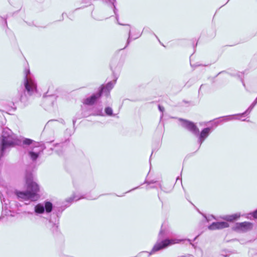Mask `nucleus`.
Listing matches in <instances>:
<instances>
[{
	"label": "nucleus",
	"instance_id": "29",
	"mask_svg": "<svg viewBox=\"0 0 257 257\" xmlns=\"http://www.w3.org/2000/svg\"><path fill=\"white\" fill-rule=\"evenodd\" d=\"M28 214H32L33 213H30V212H28Z\"/></svg>",
	"mask_w": 257,
	"mask_h": 257
},
{
	"label": "nucleus",
	"instance_id": "1",
	"mask_svg": "<svg viewBox=\"0 0 257 257\" xmlns=\"http://www.w3.org/2000/svg\"><path fill=\"white\" fill-rule=\"evenodd\" d=\"M26 183L27 190L26 191H16L15 194L21 201H35L39 198L38 193L40 187L38 183L35 181L32 174H28L26 176Z\"/></svg>",
	"mask_w": 257,
	"mask_h": 257
},
{
	"label": "nucleus",
	"instance_id": "30",
	"mask_svg": "<svg viewBox=\"0 0 257 257\" xmlns=\"http://www.w3.org/2000/svg\"><path fill=\"white\" fill-rule=\"evenodd\" d=\"M75 122V121L73 120V123H74Z\"/></svg>",
	"mask_w": 257,
	"mask_h": 257
},
{
	"label": "nucleus",
	"instance_id": "11",
	"mask_svg": "<svg viewBox=\"0 0 257 257\" xmlns=\"http://www.w3.org/2000/svg\"><path fill=\"white\" fill-rule=\"evenodd\" d=\"M100 96V93L98 92L85 99L84 101V103L88 105L93 104Z\"/></svg>",
	"mask_w": 257,
	"mask_h": 257
},
{
	"label": "nucleus",
	"instance_id": "18",
	"mask_svg": "<svg viewBox=\"0 0 257 257\" xmlns=\"http://www.w3.org/2000/svg\"><path fill=\"white\" fill-rule=\"evenodd\" d=\"M105 112L106 114L108 115H112V109L111 107H107L105 109Z\"/></svg>",
	"mask_w": 257,
	"mask_h": 257
},
{
	"label": "nucleus",
	"instance_id": "25",
	"mask_svg": "<svg viewBox=\"0 0 257 257\" xmlns=\"http://www.w3.org/2000/svg\"><path fill=\"white\" fill-rule=\"evenodd\" d=\"M255 105L257 103V97L255 98V100L253 102Z\"/></svg>",
	"mask_w": 257,
	"mask_h": 257
},
{
	"label": "nucleus",
	"instance_id": "19",
	"mask_svg": "<svg viewBox=\"0 0 257 257\" xmlns=\"http://www.w3.org/2000/svg\"><path fill=\"white\" fill-rule=\"evenodd\" d=\"M12 105L10 106V107H7L6 108V110L7 111H11L12 110H13L14 111L15 109H16V107H14V104L13 103H12Z\"/></svg>",
	"mask_w": 257,
	"mask_h": 257
},
{
	"label": "nucleus",
	"instance_id": "22",
	"mask_svg": "<svg viewBox=\"0 0 257 257\" xmlns=\"http://www.w3.org/2000/svg\"><path fill=\"white\" fill-rule=\"evenodd\" d=\"M116 20H117V23H118L119 25H123V24H120V23H119L118 22V17H117V16H116Z\"/></svg>",
	"mask_w": 257,
	"mask_h": 257
},
{
	"label": "nucleus",
	"instance_id": "8",
	"mask_svg": "<svg viewBox=\"0 0 257 257\" xmlns=\"http://www.w3.org/2000/svg\"><path fill=\"white\" fill-rule=\"evenodd\" d=\"M255 105V104L252 102V104L249 106V107L246 110L245 112L237 114L226 116V121L233 119H239L241 120L242 121H245V119H241V117H244L246 114H248L251 112V111Z\"/></svg>",
	"mask_w": 257,
	"mask_h": 257
},
{
	"label": "nucleus",
	"instance_id": "16",
	"mask_svg": "<svg viewBox=\"0 0 257 257\" xmlns=\"http://www.w3.org/2000/svg\"><path fill=\"white\" fill-rule=\"evenodd\" d=\"M251 217H253L254 218H257V209L252 213L247 214L246 216L248 219H250Z\"/></svg>",
	"mask_w": 257,
	"mask_h": 257
},
{
	"label": "nucleus",
	"instance_id": "9",
	"mask_svg": "<svg viewBox=\"0 0 257 257\" xmlns=\"http://www.w3.org/2000/svg\"><path fill=\"white\" fill-rule=\"evenodd\" d=\"M181 125L191 132L195 135H198L199 130L196 125L192 122L186 120L180 119Z\"/></svg>",
	"mask_w": 257,
	"mask_h": 257
},
{
	"label": "nucleus",
	"instance_id": "4",
	"mask_svg": "<svg viewBox=\"0 0 257 257\" xmlns=\"http://www.w3.org/2000/svg\"><path fill=\"white\" fill-rule=\"evenodd\" d=\"M164 233L165 230L162 227L159 234V239H161L162 237H163ZM183 240L184 239H180L178 238L166 239L161 241H160V239H159L154 246L151 251L149 253V255H150L156 251L166 248V247L170 245L179 243Z\"/></svg>",
	"mask_w": 257,
	"mask_h": 257
},
{
	"label": "nucleus",
	"instance_id": "27",
	"mask_svg": "<svg viewBox=\"0 0 257 257\" xmlns=\"http://www.w3.org/2000/svg\"><path fill=\"white\" fill-rule=\"evenodd\" d=\"M225 226H226V227H227L228 226V225L227 224V223L226 222Z\"/></svg>",
	"mask_w": 257,
	"mask_h": 257
},
{
	"label": "nucleus",
	"instance_id": "10",
	"mask_svg": "<svg viewBox=\"0 0 257 257\" xmlns=\"http://www.w3.org/2000/svg\"><path fill=\"white\" fill-rule=\"evenodd\" d=\"M211 129L210 127H208L203 129L199 136V143L200 145L202 143L204 140L208 137L209 134L210 133Z\"/></svg>",
	"mask_w": 257,
	"mask_h": 257
},
{
	"label": "nucleus",
	"instance_id": "14",
	"mask_svg": "<svg viewBox=\"0 0 257 257\" xmlns=\"http://www.w3.org/2000/svg\"><path fill=\"white\" fill-rule=\"evenodd\" d=\"M44 210V206L41 204L37 205L35 207V211L37 213H43Z\"/></svg>",
	"mask_w": 257,
	"mask_h": 257
},
{
	"label": "nucleus",
	"instance_id": "23",
	"mask_svg": "<svg viewBox=\"0 0 257 257\" xmlns=\"http://www.w3.org/2000/svg\"><path fill=\"white\" fill-rule=\"evenodd\" d=\"M217 121H215L211 122V123H213V124H214V125L215 126H216L217 125Z\"/></svg>",
	"mask_w": 257,
	"mask_h": 257
},
{
	"label": "nucleus",
	"instance_id": "6",
	"mask_svg": "<svg viewBox=\"0 0 257 257\" xmlns=\"http://www.w3.org/2000/svg\"><path fill=\"white\" fill-rule=\"evenodd\" d=\"M253 227V224L249 222H238L232 227L233 230L239 232L244 233L251 230Z\"/></svg>",
	"mask_w": 257,
	"mask_h": 257
},
{
	"label": "nucleus",
	"instance_id": "26",
	"mask_svg": "<svg viewBox=\"0 0 257 257\" xmlns=\"http://www.w3.org/2000/svg\"><path fill=\"white\" fill-rule=\"evenodd\" d=\"M140 36V35H139L137 37H135V38H134L133 39H136V38H137L139 37Z\"/></svg>",
	"mask_w": 257,
	"mask_h": 257
},
{
	"label": "nucleus",
	"instance_id": "5",
	"mask_svg": "<svg viewBox=\"0 0 257 257\" xmlns=\"http://www.w3.org/2000/svg\"><path fill=\"white\" fill-rule=\"evenodd\" d=\"M24 74V85L25 89L29 95H32L37 91V84L33 76L30 73L29 69L26 68Z\"/></svg>",
	"mask_w": 257,
	"mask_h": 257
},
{
	"label": "nucleus",
	"instance_id": "15",
	"mask_svg": "<svg viewBox=\"0 0 257 257\" xmlns=\"http://www.w3.org/2000/svg\"><path fill=\"white\" fill-rule=\"evenodd\" d=\"M53 207L52 204L50 202H46L45 203L44 209L45 208L46 211L48 213L52 211Z\"/></svg>",
	"mask_w": 257,
	"mask_h": 257
},
{
	"label": "nucleus",
	"instance_id": "12",
	"mask_svg": "<svg viewBox=\"0 0 257 257\" xmlns=\"http://www.w3.org/2000/svg\"><path fill=\"white\" fill-rule=\"evenodd\" d=\"M114 84L111 82L108 83L105 86H102L101 89L99 93H100V95L101 93H105L106 95H107L110 90L113 88Z\"/></svg>",
	"mask_w": 257,
	"mask_h": 257
},
{
	"label": "nucleus",
	"instance_id": "21",
	"mask_svg": "<svg viewBox=\"0 0 257 257\" xmlns=\"http://www.w3.org/2000/svg\"><path fill=\"white\" fill-rule=\"evenodd\" d=\"M159 110H160L161 111H162V112H163V111H164V107H162V106H160V105H159Z\"/></svg>",
	"mask_w": 257,
	"mask_h": 257
},
{
	"label": "nucleus",
	"instance_id": "24",
	"mask_svg": "<svg viewBox=\"0 0 257 257\" xmlns=\"http://www.w3.org/2000/svg\"><path fill=\"white\" fill-rule=\"evenodd\" d=\"M23 99H24V96H23V95H21L20 96V99L21 100H22Z\"/></svg>",
	"mask_w": 257,
	"mask_h": 257
},
{
	"label": "nucleus",
	"instance_id": "13",
	"mask_svg": "<svg viewBox=\"0 0 257 257\" xmlns=\"http://www.w3.org/2000/svg\"><path fill=\"white\" fill-rule=\"evenodd\" d=\"M241 216L240 213H236L233 214L226 215V221H233L238 219Z\"/></svg>",
	"mask_w": 257,
	"mask_h": 257
},
{
	"label": "nucleus",
	"instance_id": "3",
	"mask_svg": "<svg viewBox=\"0 0 257 257\" xmlns=\"http://www.w3.org/2000/svg\"><path fill=\"white\" fill-rule=\"evenodd\" d=\"M23 143L29 145L26 152L28 157L33 161H36L43 153L45 147L39 142H33V140L25 139Z\"/></svg>",
	"mask_w": 257,
	"mask_h": 257
},
{
	"label": "nucleus",
	"instance_id": "2",
	"mask_svg": "<svg viewBox=\"0 0 257 257\" xmlns=\"http://www.w3.org/2000/svg\"><path fill=\"white\" fill-rule=\"evenodd\" d=\"M21 143L16 135L8 127L3 128L0 138V154L3 156L7 149L14 147Z\"/></svg>",
	"mask_w": 257,
	"mask_h": 257
},
{
	"label": "nucleus",
	"instance_id": "28",
	"mask_svg": "<svg viewBox=\"0 0 257 257\" xmlns=\"http://www.w3.org/2000/svg\"><path fill=\"white\" fill-rule=\"evenodd\" d=\"M241 81H242V82L243 85L244 86H245V84H244V82H243V81H242V80H241Z\"/></svg>",
	"mask_w": 257,
	"mask_h": 257
},
{
	"label": "nucleus",
	"instance_id": "7",
	"mask_svg": "<svg viewBox=\"0 0 257 257\" xmlns=\"http://www.w3.org/2000/svg\"><path fill=\"white\" fill-rule=\"evenodd\" d=\"M208 222L214 219L215 221L212 222L208 227V229L211 230L222 229L225 227V222L224 221H218L212 215L206 217L204 216Z\"/></svg>",
	"mask_w": 257,
	"mask_h": 257
},
{
	"label": "nucleus",
	"instance_id": "17",
	"mask_svg": "<svg viewBox=\"0 0 257 257\" xmlns=\"http://www.w3.org/2000/svg\"><path fill=\"white\" fill-rule=\"evenodd\" d=\"M127 26L128 27V39H127V43H126V45H128L129 44L130 42L131 41V39L133 38L132 36L131 35V30L130 26L129 25H127Z\"/></svg>",
	"mask_w": 257,
	"mask_h": 257
},
{
	"label": "nucleus",
	"instance_id": "20",
	"mask_svg": "<svg viewBox=\"0 0 257 257\" xmlns=\"http://www.w3.org/2000/svg\"><path fill=\"white\" fill-rule=\"evenodd\" d=\"M80 198H75V197H71L69 199V200H71V202H72L73 201H77Z\"/></svg>",
	"mask_w": 257,
	"mask_h": 257
}]
</instances>
